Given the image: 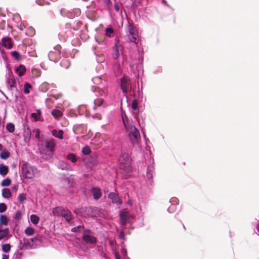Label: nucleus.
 Here are the masks:
<instances>
[{"label": "nucleus", "mask_w": 259, "mask_h": 259, "mask_svg": "<svg viewBox=\"0 0 259 259\" xmlns=\"http://www.w3.org/2000/svg\"><path fill=\"white\" fill-rule=\"evenodd\" d=\"M102 78L100 76H96L92 78V81L96 85H100L99 87H102Z\"/></svg>", "instance_id": "b1692460"}, {"label": "nucleus", "mask_w": 259, "mask_h": 259, "mask_svg": "<svg viewBox=\"0 0 259 259\" xmlns=\"http://www.w3.org/2000/svg\"><path fill=\"white\" fill-rule=\"evenodd\" d=\"M92 192L95 200H98L102 196L101 190L98 188L93 187L92 189Z\"/></svg>", "instance_id": "dca6fc26"}, {"label": "nucleus", "mask_w": 259, "mask_h": 259, "mask_svg": "<svg viewBox=\"0 0 259 259\" xmlns=\"http://www.w3.org/2000/svg\"><path fill=\"white\" fill-rule=\"evenodd\" d=\"M18 199L20 203H23L26 199V197L24 193H21L19 195Z\"/></svg>", "instance_id": "a19ab883"}, {"label": "nucleus", "mask_w": 259, "mask_h": 259, "mask_svg": "<svg viewBox=\"0 0 259 259\" xmlns=\"http://www.w3.org/2000/svg\"><path fill=\"white\" fill-rule=\"evenodd\" d=\"M61 47L60 45L55 46L53 50L49 52L48 54V58L50 60L53 62H57L60 57Z\"/></svg>", "instance_id": "0eeeda50"}, {"label": "nucleus", "mask_w": 259, "mask_h": 259, "mask_svg": "<svg viewBox=\"0 0 259 259\" xmlns=\"http://www.w3.org/2000/svg\"><path fill=\"white\" fill-rule=\"evenodd\" d=\"M120 87L122 92L126 96L129 91L133 90L132 85L130 80L126 77L123 76L120 80Z\"/></svg>", "instance_id": "6e6552de"}, {"label": "nucleus", "mask_w": 259, "mask_h": 259, "mask_svg": "<svg viewBox=\"0 0 259 259\" xmlns=\"http://www.w3.org/2000/svg\"><path fill=\"white\" fill-rule=\"evenodd\" d=\"M6 129L10 132V133H13L15 131V125L13 123L10 122L8 123L6 125Z\"/></svg>", "instance_id": "c85d7f7f"}, {"label": "nucleus", "mask_w": 259, "mask_h": 259, "mask_svg": "<svg viewBox=\"0 0 259 259\" xmlns=\"http://www.w3.org/2000/svg\"><path fill=\"white\" fill-rule=\"evenodd\" d=\"M114 32V30L112 28H107L106 29V34L107 36L111 37V34Z\"/></svg>", "instance_id": "a18cd8bd"}, {"label": "nucleus", "mask_w": 259, "mask_h": 259, "mask_svg": "<svg viewBox=\"0 0 259 259\" xmlns=\"http://www.w3.org/2000/svg\"><path fill=\"white\" fill-rule=\"evenodd\" d=\"M114 8L117 12L119 11L120 8H119V6L117 4H114Z\"/></svg>", "instance_id": "4d7b16f0"}, {"label": "nucleus", "mask_w": 259, "mask_h": 259, "mask_svg": "<svg viewBox=\"0 0 259 259\" xmlns=\"http://www.w3.org/2000/svg\"><path fill=\"white\" fill-rule=\"evenodd\" d=\"M38 238L37 237H34V238H32L31 239V240L32 242H35L37 240H38Z\"/></svg>", "instance_id": "bf43d9fd"}, {"label": "nucleus", "mask_w": 259, "mask_h": 259, "mask_svg": "<svg viewBox=\"0 0 259 259\" xmlns=\"http://www.w3.org/2000/svg\"><path fill=\"white\" fill-rule=\"evenodd\" d=\"M54 147L55 143L52 140L48 141L46 142L45 147L47 149V151L49 152V155H53Z\"/></svg>", "instance_id": "f8f14e48"}, {"label": "nucleus", "mask_w": 259, "mask_h": 259, "mask_svg": "<svg viewBox=\"0 0 259 259\" xmlns=\"http://www.w3.org/2000/svg\"><path fill=\"white\" fill-rule=\"evenodd\" d=\"M122 118L124 126L128 132V137L133 144L137 143L140 139V135L137 128L135 125H130L127 124L126 121V116H124L122 114Z\"/></svg>", "instance_id": "f03ea898"}, {"label": "nucleus", "mask_w": 259, "mask_h": 259, "mask_svg": "<svg viewBox=\"0 0 259 259\" xmlns=\"http://www.w3.org/2000/svg\"><path fill=\"white\" fill-rule=\"evenodd\" d=\"M30 221L33 225H36L39 222V218L36 214H31L30 215Z\"/></svg>", "instance_id": "bb28decb"}, {"label": "nucleus", "mask_w": 259, "mask_h": 259, "mask_svg": "<svg viewBox=\"0 0 259 259\" xmlns=\"http://www.w3.org/2000/svg\"><path fill=\"white\" fill-rule=\"evenodd\" d=\"M84 228V225H78L77 227H74L71 229V231L72 232L76 233L80 232L81 230H82Z\"/></svg>", "instance_id": "72a5a7b5"}, {"label": "nucleus", "mask_w": 259, "mask_h": 259, "mask_svg": "<svg viewBox=\"0 0 259 259\" xmlns=\"http://www.w3.org/2000/svg\"><path fill=\"white\" fill-rule=\"evenodd\" d=\"M9 220L6 215H1L0 217V223L1 224L7 226L9 223Z\"/></svg>", "instance_id": "a878e982"}, {"label": "nucleus", "mask_w": 259, "mask_h": 259, "mask_svg": "<svg viewBox=\"0 0 259 259\" xmlns=\"http://www.w3.org/2000/svg\"><path fill=\"white\" fill-rule=\"evenodd\" d=\"M62 217L64 218L66 221L68 223H70V221L73 218L71 211L67 208L64 209Z\"/></svg>", "instance_id": "ddd939ff"}, {"label": "nucleus", "mask_w": 259, "mask_h": 259, "mask_svg": "<svg viewBox=\"0 0 259 259\" xmlns=\"http://www.w3.org/2000/svg\"><path fill=\"white\" fill-rule=\"evenodd\" d=\"M103 100L101 98L97 99L95 100H94L95 106H94V109H96V106H101L102 104H103Z\"/></svg>", "instance_id": "f704fd0d"}, {"label": "nucleus", "mask_w": 259, "mask_h": 259, "mask_svg": "<svg viewBox=\"0 0 259 259\" xmlns=\"http://www.w3.org/2000/svg\"><path fill=\"white\" fill-rule=\"evenodd\" d=\"M118 162L120 168L125 173L128 174L131 172V159L127 153L121 152L118 159Z\"/></svg>", "instance_id": "7ed1b4c3"}, {"label": "nucleus", "mask_w": 259, "mask_h": 259, "mask_svg": "<svg viewBox=\"0 0 259 259\" xmlns=\"http://www.w3.org/2000/svg\"><path fill=\"white\" fill-rule=\"evenodd\" d=\"M11 249V245L9 243L5 244L2 245V250L5 252H8Z\"/></svg>", "instance_id": "4c0bfd02"}, {"label": "nucleus", "mask_w": 259, "mask_h": 259, "mask_svg": "<svg viewBox=\"0 0 259 259\" xmlns=\"http://www.w3.org/2000/svg\"><path fill=\"white\" fill-rule=\"evenodd\" d=\"M120 225L124 227L126 226L129 221L128 213L126 211H121L120 212Z\"/></svg>", "instance_id": "1a4fd4ad"}, {"label": "nucleus", "mask_w": 259, "mask_h": 259, "mask_svg": "<svg viewBox=\"0 0 259 259\" xmlns=\"http://www.w3.org/2000/svg\"><path fill=\"white\" fill-rule=\"evenodd\" d=\"M9 171V167L3 164H0V175L5 177Z\"/></svg>", "instance_id": "a211bd4d"}, {"label": "nucleus", "mask_w": 259, "mask_h": 259, "mask_svg": "<svg viewBox=\"0 0 259 259\" xmlns=\"http://www.w3.org/2000/svg\"><path fill=\"white\" fill-rule=\"evenodd\" d=\"M25 233L28 235H32L34 233V229L31 227H27L25 230Z\"/></svg>", "instance_id": "e433bc0d"}, {"label": "nucleus", "mask_w": 259, "mask_h": 259, "mask_svg": "<svg viewBox=\"0 0 259 259\" xmlns=\"http://www.w3.org/2000/svg\"><path fill=\"white\" fill-rule=\"evenodd\" d=\"M40 115L41 110L40 109H38L36 110V112H33L31 114V116L35 121H39L40 120Z\"/></svg>", "instance_id": "4be33fe9"}, {"label": "nucleus", "mask_w": 259, "mask_h": 259, "mask_svg": "<svg viewBox=\"0 0 259 259\" xmlns=\"http://www.w3.org/2000/svg\"><path fill=\"white\" fill-rule=\"evenodd\" d=\"M115 259H120L119 256L117 255H115ZM126 259H130V258H126Z\"/></svg>", "instance_id": "338daca9"}, {"label": "nucleus", "mask_w": 259, "mask_h": 259, "mask_svg": "<svg viewBox=\"0 0 259 259\" xmlns=\"http://www.w3.org/2000/svg\"><path fill=\"white\" fill-rule=\"evenodd\" d=\"M11 183V180L9 178H6L3 180L1 183V185L3 187L9 186Z\"/></svg>", "instance_id": "473e14b6"}, {"label": "nucleus", "mask_w": 259, "mask_h": 259, "mask_svg": "<svg viewBox=\"0 0 259 259\" xmlns=\"http://www.w3.org/2000/svg\"><path fill=\"white\" fill-rule=\"evenodd\" d=\"M121 252L123 255H125L126 253V250L125 249H122Z\"/></svg>", "instance_id": "e2e57ef3"}, {"label": "nucleus", "mask_w": 259, "mask_h": 259, "mask_svg": "<svg viewBox=\"0 0 259 259\" xmlns=\"http://www.w3.org/2000/svg\"><path fill=\"white\" fill-rule=\"evenodd\" d=\"M92 232L90 229H85L83 231L82 239L83 241L87 243L90 244H96L97 242V238L92 234Z\"/></svg>", "instance_id": "39448f33"}, {"label": "nucleus", "mask_w": 259, "mask_h": 259, "mask_svg": "<svg viewBox=\"0 0 259 259\" xmlns=\"http://www.w3.org/2000/svg\"><path fill=\"white\" fill-rule=\"evenodd\" d=\"M118 236L120 239L125 240V234L123 231H121L119 233Z\"/></svg>", "instance_id": "603ef678"}, {"label": "nucleus", "mask_w": 259, "mask_h": 259, "mask_svg": "<svg viewBox=\"0 0 259 259\" xmlns=\"http://www.w3.org/2000/svg\"><path fill=\"white\" fill-rule=\"evenodd\" d=\"M10 155V153L6 150L1 153V158L3 159H7Z\"/></svg>", "instance_id": "c756f323"}, {"label": "nucleus", "mask_w": 259, "mask_h": 259, "mask_svg": "<svg viewBox=\"0 0 259 259\" xmlns=\"http://www.w3.org/2000/svg\"><path fill=\"white\" fill-rule=\"evenodd\" d=\"M13 190L16 191L17 190V187L16 186H14L12 187Z\"/></svg>", "instance_id": "0e129e2a"}, {"label": "nucleus", "mask_w": 259, "mask_h": 259, "mask_svg": "<svg viewBox=\"0 0 259 259\" xmlns=\"http://www.w3.org/2000/svg\"><path fill=\"white\" fill-rule=\"evenodd\" d=\"M63 11H64V10H63V9H62V10L60 11V13H61V15L62 16H64V14H63Z\"/></svg>", "instance_id": "69168bd1"}, {"label": "nucleus", "mask_w": 259, "mask_h": 259, "mask_svg": "<svg viewBox=\"0 0 259 259\" xmlns=\"http://www.w3.org/2000/svg\"><path fill=\"white\" fill-rule=\"evenodd\" d=\"M112 58L116 60L120 58H121V63H118L115 61L113 64V69L116 75H119L122 73V66L124 61L125 60L123 53V46L120 44L119 40H116L114 46L112 49Z\"/></svg>", "instance_id": "f257e3e1"}, {"label": "nucleus", "mask_w": 259, "mask_h": 259, "mask_svg": "<svg viewBox=\"0 0 259 259\" xmlns=\"http://www.w3.org/2000/svg\"><path fill=\"white\" fill-rule=\"evenodd\" d=\"M162 3L163 5H164L165 6L168 7H169L170 6L167 4L166 1L165 0H162Z\"/></svg>", "instance_id": "052dcab7"}, {"label": "nucleus", "mask_w": 259, "mask_h": 259, "mask_svg": "<svg viewBox=\"0 0 259 259\" xmlns=\"http://www.w3.org/2000/svg\"><path fill=\"white\" fill-rule=\"evenodd\" d=\"M51 114L55 119H59L63 115L61 111L57 109H53L51 112Z\"/></svg>", "instance_id": "aec40b11"}, {"label": "nucleus", "mask_w": 259, "mask_h": 259, "mask_svg": "<svg viewBox=\"0 0 259 259\" xmlns=\"http://www.w3.org/2000/svg\"><path fill=\"white\" fill-rule=\"evenodd\" d=\"M100 88L101 87H98V89L99 90V95H100L101 96H104L105 95L106 93H105V91L104 90H101ZM96 90H97V88L96 87H95V86L92 87V90L93 92H96Z\"/></svg>", "instance_id": "2f4dec72"}, {"label": "nucleus", "mask_w": 259, "mask_h": 259, "mask_svg": "<svg viewBox=\"0 0 259 259\" xmlns=\"http://www.w3.org/2000/svg\"><path fill=\"white\" fill-rule=\"evenodd\" d=\"M67 158L73 163H75L77 161L76 156L74 154L70 153L67 155Z\"/></svg>", "instance_id": "cd10ccee"}, {"label": "nucleus", "mask_w": 259, "mask_h": 259, "mask_svg": "<svg viewBox=\"0 0 259 259\" xmlns=\"http://www.w3.org/2000/svg\"><path fill=\"white\" fill-rule=\"evenodd\" d=\"M177 206L175 205H170L167 208V211L170 213H172L176 211Z\"/></svg>", "instance_id": "79ce46f5"}, {"label": "nucleus", "mask_w": 259, "mask_h": 259, "mask_svg": "<svg viewBox=\"0 0 259 259\" xmlns=\"http://www.w3.org/2000/svg\"><path fill=\"white\" fill-rule=\"evenodd\" d=\"M105 250H104L103 251H102L101 253H100L99 254L101 256L104 257V258L105 259H107V254L106 253H105Z\"/></svg>", "instance_id": "5fc2aeb1"}, {"label": "nucleus", "mask_w": 259, "mask_h": 259, "mask_svg": "<svg viewBox=\"0 0 259 259\" xmlns=\"http://www.w3.org/2000/svg\"><path fill=\"white\" fill-rule=\"evenodd\" d=\"M90 162L93 164H96L97 162V156L96 155H95L94 157L92 156L91 160L90 161Z\"/></svg>", "instance_id": "3c124183"}, {"label": "nucleus", "mask_w": 259, "mask_h": 259, "mask_svg": "<svg viewBox=\"0 0 259 259\" xmlns=\"http://www.w3.org/2000/svg\"><path fill=\"white\" fill-rule=\"evenodd\" d=\"M24 93L26 94H28L30 93V89L32 88V85L30 84V83L28 82H26L24 84Z\"/></svg>", "instance_id": "7c9ffc66"}, {"label": "nucleus", "mask_w": 259, "mask_h": 259, "mask_svg": "<svg viewBox=\"0 0 259 259\" xmlns=\"http://www.w3.org/2000/svg\"><path fill=\"white\" fill-rule=\"evenodd\" d=\"M26 71L25 67L23 65H20L16 69V72L18 76H23Z\"/></svg>", "instance_id": "6ab92c4d"}, {"label": "nucleus", "mask_w": 259, "mask_h": 259, "mask_svg": "<svg viewBox=\"0 0 259 259\" xmlns=\"http://www.w3.org/2000/svg\"><path fill=\"white\" fill-rule=\"evenodd\" d=\"M12 55L16 60H18L19 59V58H20V54H19V53L18 52L16 51H13L12 52Z\"/></svg>", "instance_id": "8fccbe9b"}, {"label": "nucleus", "mask_w": 259, "mask_h": 259, "mask_svg": "<svg viewBox=\"0 0 259 259\" xmlns=\"http://www.w3.org/2000/svg\"><path fill=\"white\" fill-rule=\"evenodd\" d=\"M125 30L129 40L137 44L139 42V34L136 28L128 22Z\"/></svg>", "instance_id": "20e7f679"}, {"label": "nucleus", "mask_w": 259, "mask_h": 259, "mask_svg": "<svg viewBox=\"0 0 259 259\" xmlns=\"http://www.w3.org/2000/svg\"><path fill=\"white\" fill-rule=\"evenodd\" d=\"M52 134L53 136L59 139H62L63 138V132L62 130H60L58 131L57 130L54 129L52 130Z\"/></svg>", "instance_id": "f3484780"}, {"label": "nucleus", "mask_w": 259, "mask_h": 259, "mask_svg": "<svg viewBox=\"0 0 259 259\" xmlns=\"http://www.w3.org/2000/svg\"><path fill=\"white\" fill-rule=\"evenodd\" d=\"M2 196L5 198H9L11 196V192L8 188H4L2 190Z\"/></svg>", "instance_id": "5701e85b"}, {"label": "nucleus", "mask_w": 259, "mask_h": 259, "mask_svg": "<svg viewBox=\"0 0 259 259\" xmlns=\"http://www.w3.org/2000/svg\"><path fill=\"white\" fill-rule=\"evenodd\" d=\"M104 3L106 5V6L109 8L111 6V0H103Z\"/></svg>", "instance_id": "864d4df0"}, {"label": "nucleus", "mask_w": 259, "mask_h": 259, "mask_svg": "<svg viewBox=\"0 0 259 259\" xmlns=\"http://www.w3.org/2000/svg\"><path fill=\"white\" fill-rule=\"evenodd\" d=\"M35 138L36 139H39L40 138V135H39V134H40V131L38 129H36L35 130Z\"/></svg>", "instance_id": "6e6d98bb"}, {"label": "nucleus", "mask_w": 259, "mask_h": 259, "mask_svg": "<svg viewBox=\"0 0 259 259\" xmlns=\"http://www.w3.org/2000/svg\"><path fill=\"white\" fill-rule=\"evenodd\" d=\"M2 44L5 48L11 49L13 48V44L11 41V39L9 37H4L2 40Z\"/></svg>", "instance_id": "4468645a"}, {"label": "nucleus", "mask_w": 259, "mask_h": 259, "mask_svg": "<svg viewBox=\"0 0 259 259\" xmlns=\"http://www.w3.org/2000/svg\"><path fill=\"white\" fill-rule=\"evenodd\" d=\"M65 209V208L61 206L56 207L53 209V214L54 216L56 217H62Z\"/></svg>", "instance_id": "2eb2a0df"}, {"label": "nucleus", "mask_w": 259, "mask_h": 259, "mask_svg": "<svg viewBox=\"0 0 259 259\" xmlns=\"http://www.w3.org/2000/svg\"><path fill=\"white\" fill-rule=\"evenodd\" d=\"M138 103L137 100L135 99L133 101L131 106L133 110L136 111L138 110Z\"/></svg>", "instance_id": "58836bf2"}, {"label": "nucleus", "mask_w": 259, "mask_h": 259, "mask_svg": "<svg viewBox=\"0 0 259 259\" xmlns=\"http://www.w3.org/2000/svg\"><path fill=\"white\" fill-rule=\"evenodd\" d=\"M91 152V149L89 146H85L82 149V152L84 155H89Z\"/></svg>", "instance_id": "ea45409f"}, {"label": "nucleus", "mask_w": 259, "mask_h": 259, "mask_svg": "<svg viewBox=\"0 0 259 259\" xmlns=\"http://www.w3.org/2000/svg\"><path fill=\"white\" fill-rule=\"evenodd\" d=\"M7 208V206L5 203H0V213L4 212Z\"/></svg>", "instance_id": "49530a36"}, {"label": "nucleus", "mask_w": 259, "mask_h": 259, "mask_svg": "<svg viewBox=\"0 0 259 259\" xmlns=\"http://www.w3.org/2000/svg\"><path fill=\"white\" fill-rule=\"evenodd\" d=\"M108 197L112 200V202L113 203H115L117 205H120L122 203V201L118 195L114 192H110L108 194Z\"/></svg>", "instance_id": "9d476101"}, {"label": "nucleus", "mask_w": 259, "mask_h": 259, "mask_svg": "<svg viewBox=\"0 0 259 259\" xmlns=\"http://www.w3.org/2000/svg\"><path fill=\"white\" fill-rule=\"evenodd\" d=\"M59 167L62 170L68 169V165L65 162H62L59 164Z\"/></svg>", "instance_id": "37998d69"}, {"label": "nucleus", "mask_w": 259, "mask_h": 259, "mask_svg": "<svg viewBox=\"0 0 259 259\" xmlns=\"http://www.w3.org/2000/svg\"><path fill=\"white\" fill-rule=\"evenodd\" d=\"M97 250L99 253L100 254L102 251H103L104 250H105V246L104 244H102L101 245H98L97 246Z\"/></svg>", "instance_id": "de8ad7c7"}, {"label": "nucleus", "mask_w": 259, "mask_h": 259, "mask_svg": "<svg viewBox=\"0 0 259 259\" xmlns=\"http://www.w3.org/2000/svg\"><path fill=\"white\" fill-rule=\"evenodd\" d=\"M140 220L141 221V223H140V226H142L143 225V224H144V223H143V221H144L143 217H140Z\"/></svg>", "instance_id": "13d9d810"}, {"label": "nucleus", "mask_w": 259, "mask_h": 259, "mask_svg": "<svg viewBox=\"0 0 259 259\" xmlns=\"http://www.w3.org/2000/svg\"><path fill=\"white\" fill-rule=\"evenodd\" d=\"M256 229L258 232H259V224L256 226Z\"/></svg>", "instance_id": "774afa93"}, {"label": "nucleus", "mask_w": 259, "mask_h": 259, "mask_svg": "<svg viewBox=\"0 0 259 259\" xmlns=\"http://www.w3.org/2000/svg\"><path fill=\"white\" fill-rule=\"evenodd\" d=\"M2 259H9V256L8 255L6 254H3Z\"/></svg>", "instance_id": "680f3d73"}, {"label": "nucleus", "mask_w": 259, "mask_h": 259, "mask_svg": "<svg viewBox=\"0 0 259 259\" xmlns=\"http://www.w3.org/2000/svg\"><path fill=\"white\" fill-rule=\"evenodd\" d=\"M10 233V230L8 228H5L0 231V240L7 237Z\"/></svg>", "instance_id": "412c9836"}, {"label": "nucleus", "mask_w": 259, "mask_h": 259, "mask_svg": "<svg viewBox=\"0 0 259 259\" xmlns=\"http://www.w3.org/2000/svg\"><path fill=\"white\" fill-rule=\"evenodd\" d=\"M70 65V63L68 59L67 58H64L61 60L60 62V65L66 69H67L69 68V66Z\"/></svg>", "instance_id": "393cba45"}, {"label": "nucleus", "mask_w": 259, "mask_h": 259, "mask_svg": "<svg viewBox=\"0 0 259 259\" xmlns=\"http://www.w3.org/2000/svg\"><path fill=\"white\" fill-rule=\"evenodd\" d=\"M22 213L20 210H17L14 217V219L16 220H20L21 219Z\"/></svg>", "instance_id": "c03bdc74"}, {"label": "nucleus", "mask_w": 259, "mask_h": 259, "mask_svg": "<svg viewBox=\"0 0 259 259\" xmlns=\"http://www.w3.org/2000/svg\"><path fill=\"white\" fill-rule=\"evenodd\" d=\"M21 169L22 175L26 179H31L34 176L33 168L27 163H25L22 165Z\"/></svg>", "instance_id": "423d86ee"}, {"label": "nucleus", "mask_w": 259, "mask_h": 259, "mask_svg": "<svg viewBox=\"0 0 259 259\" xmlns=\"http://www.w3.org/2000/svg\"><path fill=\"white\" fill-rule=\"evenodd\" d=\"M154 166L152 164H150L148 166L146 172V177L147 181L149 183L151 184L152 183V177L154 173Z\"/></svg>", "instance_id": "9b49d317"}, {"label": "nucleus", "mask_w": 259, "mask_h": 259, "mask_svg": "<svg viewBox=\"0 0 259 259\" xmlns=\"http://www.w3.org/2000/svg\"><path fill=\"white\" fill-rule=\"evenodd\" d=\"M169 202L171 203V205H177L178 204V199L176 197H172L170 200Z\"/></svg>", "instance_id": "09e8293b"}, {"label": "nucleus", "mask_w": 259, "mask_h": 259, "mask_svg": "<svg viewBox=\"0 0 259 259\" xmlns=\"http://www.w3.org/2000/svg\"><path fill=\"white\" fill-rule=\"evenodd\" d=\"M7 83L9 86L10 90H12L13 88L15 86V81L13 79L9 78L7 80Z\"/></svg>", "instance_id": "c9c22d12"}]
</instances>
